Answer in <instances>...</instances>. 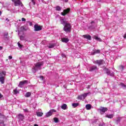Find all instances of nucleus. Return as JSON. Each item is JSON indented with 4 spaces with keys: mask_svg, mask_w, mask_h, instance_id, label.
Instances as JSON below:
<instances>
[{
    "mask_svg": "<svg viewBox=\"0 0 126 126\" xmlns=\"http://www.w3.org/2000/svg\"><path fill=\"white\" fill-rule=\"evenodd\" d=\"M98 1H99V2L101 1V0H98Z\"/></svg>",
    "mask_w": 126,
    "mask_h": 126,
    "instance_id": "obj_54",
    "label": "nucleus"
},
{
    "mask_svg": "<svg viewBox=\"0 0 126 126\" xmlns=\"http://www.w3.org/2000/svg\"><path fill=\"white\" fill-rule=\"evenodd\" d=\"M63 30L66 33H70L71 32V24L69 23H65Z\"/></svg>",
    "mask_w": 126,
    "mask_h": 126,
    "instance_id": "obj_2",
    "label": "nucleus"
},
{
    "mask_svg": "<svg viewBox=\"0 0 126 126\" xmlns=\"http://www.w3.org/2000/svg\"><path fill=\"white\" fill-rule=\"evenodd\" d=\"M0 82H1V84H3L4 83V79H0Z\"/></svg>",
    "mask_w": 126,
    "mask_h": 126,
    "instance_id": "obj_33",
    "label": "nucleus"
},
{
    "mask_svg": "<svg viewBox=\"0 0 126 126\" xmlns=\"http://www.w3.org/2000/svg\"><path fill=\"white\" fill-rule=\"evenodd\" d=\"M62 42H63V43H67V42H68V41H69V39H68V38H62Z\"/></svg>",
    "mask_w": 126,
    "mask_h": 126,
    "instance_id": "obj_15",
    "label": "nucleus"
},
{
    "mask_svg": "<svg viewBox=\"0 0 126 126\" xmlns=\"http://www.w3.org/2000/svg\"><path fill=\"white\" fill-rule=\"evenodd\" d=\"M93 23H94V21H92V22H91V24H92Z\"/></svg>",
    "mask_w": 126,
    "mask_h": 126,
    "instance_id": "obj_49",
    "label": "nucleus"
},
{
    "mask_svg": "<svg viewBox=\"0 0 126 126\" xmlns=\"http://www.w3.org/2000/svg\"><path fill=\"white\" fill-rule=\"evenodd\" d=\"M42 26L38 25V24L34 25V31H40V30H42Z\"/></svg>",
    "mask_w": 126,
    "mask_h": 126,
    "instance_id": "obj_7",
    "label": "nucleus"
},
{
    "mask_svg": "<svg viewBox=\"0 0 126 126\" xmlns=\"http://www.w3.org/2000/svg\"><path fill=\"white\" fill-rule=\"evenodd\" d=\"M91 108H92V106H91V104H87L86 105V108L87 110H91Z\"/></svg>",
    "mask_w": 126,
    "mask_h": 126,
    "instance_id": "obj_22",
    "label": "nucleus"
},
{
    "mask_svg": "<svg viewBox=\"0 0 126 126\" xmlns=\"http://www.w3.org/2000/svg\"><path fill=\"white\" fill-rule=\"evenodd\" d=\"M34 126H39L38 125H37V124H34Z\"/></svg>",
    "mask_w": 126,
    "mask_h": 126,
    "instance_id": "obj_48",
    "label": "nucleus"
},
{
    "mask_svg": "<svg viewBox=\"0 0 126 126\" xmlns=\"http://www.w3.org/2000/svg\"><path fill=\"white\" fill-rule=\"evenodd\" d=\"M83 37H84L85 38V39H87V40H91V35H83Z\"/></svg>",
    "mask_w": 126,
    "mask_h": 126,
    "instance_id": "obj_13",
    "label": "nucleus"
},
{
    "mask_svg": "<svg viewBox=\"0 0 126 126\" xmlns=\"http://www.w3.org/2000/svg\"><path fill=\"white\" fill-rule=\"evenodd\" d=\"M3 97L2 94L0 93V99H1V98Z\"/></svg>",
    "mask_w": 126,
    "mask_h": 126,
    "instance_id": "obj_41",
    "label": "nucleus"
},
{
    "mask_svg": "<svg viewBox=\"0 0 126 126\" xmlns=\"http://www.w3.org/2000/svg\"><path fill=\"white\" fill-rule=\"evenodd\" d=\"M31 96V92H27L25 95V97H26V98H29Z\"/></svg>",
    "mask_w": 126,
    "mask_h": 126,
    "instance_id": "obj_19",
    "label": "nucleus"
},
{
    "mask_svg": "<svg viewBox=\"0 0 126 126\" xmlns=\"http://www.w3.org/2000/svg\"><path fill=\"white\" fill-rule=\"evenodd\" d=\"M90 94V93H88L81 94L78 96V99L79 100H84V99H85V97H87V95H88V94Z\"/></svg>",
    "mask_w": 126,
    "mask_h": 126,
    "instance_id": "obj_3",
    "label": "nucleus"
},
{
    "mask_svg": "<svg viewBox=\"0 0 126 126\" xmlns=\"http://www.w3.org/2000/svg\"><path fill=\"white\" fill-rule=\"evenodd\" d=\"M6 72L5 71H2V72L0 71V79H4L5 78V74Z\"/></svg>",
    "mask_w": 126,
    "mask_h": 126,
    "instance_id": "obj_10",
    "label": "nucleus"
},
{
    "mask_svg": "<svg viewBox=\"0 0 126 126\" xmlns=\"http://www.w3.org/2000/svg\"><path fill=\"white\" fill-rule=\"evenodd\" d=\"M106 118H108V119H113L114 118V114H108L105 116Z\"/></svg>",
    "mask_w": 126,
    "mask_h": 126,
    "instance_id": "obj_17",
    "label": "nucleus"
},
{
    "mask_svg": "<svg viewBox=\"0 0 126 126\" xmlns=\"http://www.w3.org/2000/svg\"><path fill=\"white\" fill-rule=\"evenodd\" d=\"M1 50H2V47L0 46V51H1Z\"/></svg>",
    "mask_w": 126,
    "mask_h": 126,
    "instance_id": "obj_45",
    "label": "nucleus"
},
{
    "mask_svg": "<svg viewBox=\"0 0 126 126\" xmlns=\"http://www.w3.org/2000/svg\"><path fill=\"white\" fill-rule=\"evenodd\" d=\"M94 63H95L96 64H98V65H101V64H104V61L102 60H96L95 61H94Z\"/></svg>",
    "mask_w": 126,
    "mask_h": 126,
    "instance_id": "obj_9",
    "label": "nucleus"
},
{
    "mask_svg": "<svg viewBox=\"0 0 126 126\" xmlns=\"http://www.w3.org/2000/svg\"><path fill=\"white\" fill-rule=\"evenodd\" d=\"M1 11H0V15H1Z\"/></svg>",
    "mask_w": 126,
    "mask_h": 126,
    "instance_id": "obj_52",
    "label": "nucleus"
},
{
    "mask_svg": "<svg viewBox=\"0 0 126 126\" xmlns=\"http://www.w3.org/2000/svg\"><path fill=\"white\" fill-rule=\"evenodd\" d=\"M1 116H2V114L1 113H0V117H1Z\"/></svg>",
    "mask_w": 126,
    "mask_h": 126,
    "instance_id": "obj_50",
    "label": "nucleus"
},
{
    "mask_svg": "<svg viewBox=\"0 0 126 126\" xmlns=\"http://www.w3.org/2000/svg\"><path fill=\"white\" fill-rule=\"evenodd\" d=\"M14 4L15 6H19V5H23V4H22V2L20 0H16L15 2H14Z\"/></svg>",
    "mask_w": 126,
    "mask_h": 126,
    "instance_id": "obj_6",
    "label": "nucleus"
},
{
    "mask_svg": "<svg viewBox=\"0 0 126 126\" xmlns=\"http://www.w3.org/2000/svg\"><path fill=\"white\" fill-rule=\"evenodd\" d=\"M54 120L55 123H59V118L55 117L54 118Z\"/></svg>",
    "mask_w": 126,
    "mask_h": 126,
    "instance_id": "obj_30",
    "label": "nucleus"
},
{
    "mask_svg": "<svg viewBox=\"0 0 126 126\" xmlns=\"http://www.w3.org/2000/svg\"><path fill=\"white\" fill-rule=\"evenodd\" d=\"M90 87H91V85H88V87H87V89H89V88H90Z\"/></svg>",
    "mask_w": 126,
    "mask_h": 126,
    "instance_id": "obj_43",
    "label": "nucleus"
},
{
    "mask_svg": "<svg viewBox=\"0 0 126 126\" xmlns=\"http://www.w3.org/2000/svg\"><path fill=\"white\" fill-rule=\"evenodd\" d=\"M53 113H56V110L55 109H51L49 112L46 113V117L49 118V117H51Z\"/></svg>",
    "mask_w": 126,
    "mask_h": 126,
    "instance_id": "obj_4",
    "label": "nucleus"
},
{
    "mask_svg": "<svg viewBox=\"0 0 126 126\" xmlns=\"http://www.w3.org/2000/svg\"><path fill=\"white\" fill-rule=\"evenodd\" d=\"M18 46L20 49H21L23 47V45H22V44H21V43H20L19 42H18Z\"/></svg>",
    "mask_w": 126,
    "mask_h": 126,
    "instance_id": "obj_29",
    "label": "nucleus"
},
{
    "mask_svg": "<svg viewBox=\"0 0 126 126\" xmlns=\"http://www.w3.org/2000/svg\"><path fill=\"white\" fill-rule=\"evenodd\" d=\"M119 68L121 69V70H124V66L123 65H120Z\"/></svg>",
    "mask_w": 126,
    "mask_h": 126,
    "instance_id": "obj_32",
    "label": "nucleus"
},
{
    "mask_svg": "<svg viewBox=\"0 0 126 126\" xmlns=\"http://www.w3.org/2000/svg\"><path fill=\"white\" fill-rule=\"evenodd\" d=\"M18 118L20 121L22 122L23 121V120H24V115H23L22 114H19L18 115Z\"/></svg>",
    "mask_w": 126,
    "mask_h": 126,
    "instance_id": "obj_11",
    "label": "nucleus"
},
{
    "mask_svg": "<svg viewBox=\"0 0 126 126\" xmlns=\"http://www.w3.org/2000/svg\"><path fill=\"white\" fill-rule=\"evenodd\" d=\"M22 21H26V19L24 18H22Z\"/></svg>",
    "mask_w": 126,
    "mask_h": 126,
    "instance_id": "obj_38",
    "label": "nucleus"
},
{
    "mask_svg": "<svg viewBox=\"0 0 126 126\" xmlns=\"http://www.w3.org/2000/svg\"><path fill=\"white\" fill-rule=\"evenodd\" d=\"M96 69H97V66L94 65L90 68V71H93V70H95Z\"/></svg>",
    "mask_w": 126,
    "mask_h": 126,
    "instance_id": "obj_14",
    "label": "nucleus"
},
{
    "mask_svg": "<svg viewBox=\"0 0 126 126\" xmlns=\"http://www.w3.org/2000/svg\"><path fill=\"white\" fill-rule=\"evenodd\" d=\"M39 78H40V79H43L44 78V76H40L39 77Z\"/></svg>",
    "mask_w": 126,
    "mask_h": 126,
    "instance_id": "obj_40",
    "label": "nucleus"
},
{
    "mask_svg": "<svg viewBox=\"0 0 126 126\" xmlns=\"http://www.w3.org/2000/svg\"><path fill=\"white\" fill-rule=\"evenodd\" d=\"M124 38L125 39H126V32L125 33V34L124 35Z\"/></svg>",
    "mask_w": 126,
    "mask_h": 126,
    "instance_id": "obj_42",
    "label": "nucleus"
},
{
    "mask_svg": "<svg viewBox=\"0 0 126 126\" xmlns=\"http://www.w3.org/2000/svg\"><path fill=\"white\" fill-rule=\"evenodd\" d=\"M24 112H25L26 113H28L29 111L27 109H24Z\"/></svg>",
    "mask_w": 126,
    "mask_h": 126,
    "instance_id": "obj_35",
    "label": "nucleus"
},
{
    "mask_svg": "<svg viewBox=\"0 0 126 126\" xmlns=\"http://www.w3.org/2000/svg\"><path fill=\"white\" fill-rule=\"evenodd\" d=\"M8 59H9V60H11V59H12V56H9L8 57Z\"/></svg>",
    "mask_w": 126,
    "mask_h": 126,
    "instance_id": "obj_39",
    "label": "nucleus"
},
{
    "mask_svg": "<svg viewBox=\"0 0 126 126\" xmlns=\"http://www.w3.org/2000/svg\"><path fill=\"white\" fill-rule=\"evenodd\" d=\"M30 25H32V23H30Z\"/></svg>",
    "mask_w": 126,
    "mask_h": 126,
    "instance_id": "obj_53",
    "label": "nucleus"
},
{
    "mask_svg": "<svg viewBox=\"0 0 126 126\" xmlns=\"http://www.w3.org/2000/svg\"><path fill=\"white\" fill-rule=\"evenodd\" d=\"M0 124H1V123H0Z\"/></svg>",
    "mask_w": 126,
    "mask_h": 126,
    "instance_id": "obj_55",
    "label": "nucleus"
},
{
    "mask_svg": "<svg viewBox=\"0 0 126 126\" xmlns=\"http://www.w3.org/2000/svg\"><path fill=\"white\" fill-rule=\"evenodd\" d=\"M99 126H105V123H100V124H99Z\"/></svg>",
    "mask_w": 126,
    "mask_h": 126,
    "instance_id": "obj_34",
    "label": "nucleus"
},
{
    "mask_svg": "<svg viewBox=\"0 0 126 126\" xmlns=\"http://www.w3.org/2000/svg\"><path fill=\"white\" fill-rule=\"evenodd\" d=\"M61 24H63V25H65V23H67L63 19H61Z\"/></svg>",
    "mask_w": 126,
    "mask_h": 126,
    "instance_id": "obj_28",
    "label": "nucleus"
},
{
    "mask_svg": "<svg viewBox=\"0 0 126 126\" xmlns=\"http://www.w3.org/2000/svg\"><path fill=\"white\" fill-rule=\"evenodd\" d=\"M56 10H57V11H61V10H62V7L60 6H57L56 7Z\"/></svg>",
    "mask_w": 126,
    "mask_h": 126,
    "instance_id": "obj_24",
    "label": "nucleus"
},
{
    "mask_svg": "<svg viewBox=\"0 0 126 126\" xmlns=\"http://www.w3.org/2000/svg\"><path fill=\"white\" fill-rule=\"evenodd\" d=\"M55 44H49V46H48L49 49H53V48H54Z\"/></svg>",
    "mask_w": 126,
    "mask_h": 126,
    "instance_id": "obj_25",
    "label": "nucleus"
},
{
    "mask_svg": "<svg viewBox=\"0 0 126 126\" xmlns=\"http://www.w3.org/2000/svg\"><path fill=\"white\" fill-rule=\"evenodd\" d=\"M79 105V104L78 103H74L72 104V106L73 108H76V107H78Z\"/></svg>",
    "mask_w": 126,
    "mask_h": 126,
    "instance_id": "obj_23",
    "label": "nucleus"
},
{
    "mask_svg": "<svg viewBox=\"0 0 126 126\" xmlns=\"http://www.w3.org/2000/svg\"><path fill=\"white\" fill-rule=\"evenodd\" d=\"M43 65H44V62H37L34 64V66H33L32 69L34 70V72H36L37 70L42 69V67H41V66Z\"/></svg>",
    "mask_w": 126,
    "mask_h": 126,
    "instance_id": "obj_1",
    "label": "nucleus"
},
{
    "mask_svg": "<svg viewBox=\"0 0 126 126\" xmlns=\"http://www.w3.org/2000/svg\"><path fill=\"white\" fill-rule=\"evenodd\" d=\"M36 116H37V117H42V116H43V113L36 112Z\"/></svg>",
    "mask_w": 126,
    "mask_h": 126,
    "instance_id": "obj_26",
    "label": "nucleus"
},
{
    "mask_svg": "<svg viewBox=\"0 0 126 126\" xmlns=\"http://www.w3.org/2000/svg\"><path fill=\"white\" fill-rule=\"evenodd\" d=\"M13 92H14V94H15V95H16V94H18V93H19V92H18V91L17 90V88H16L15 89H14L13 90Z\"/></svg>",
    "mask_w": 126,
    "mask_h": 126,
    "instance_id": "obj_27",
    "label": "nucleus"
},
{
    "mask_svg": "<svg viewBox=\"0 0 126 126\" xmlns=\"http://www.w3.org/2000/svg\"><path fill=\"white\" fill-rule=\"evenodd\" d=\"M65 2H67L68 1V0H63Z\"/></svg>",
    "mask_w": 126,
    "mask_h": 126,
    "instance_id": "obj_46",
    "label": "nucleus"
},
{
    "mask_svg": "<svg viewBox=\"0 0 126 126\" xmlns=\"http://www.w3.org/2000/svg\"><path fill=\"white\" fill-rule=\"evenodd\" d=\"M16 0H12V1H13V2H15Z\"/></svg>",
    "mask_w": 126,
    "mask_h": 126,
    "instance_id": "obj_47",
    "label": "nucleus"
},
{
    "mask_svg": "<svg viewBox=\"0 0 126 126\" xmlns=\"http://www.w3.org/2000/svg\"><path fill=\"white\" fill-rule=\"evenodd\" d=\"M32 1L33 3V4L35 5V3H36V0H32Z\"/></svg>",
    "mask_w": 126,
    "mask_h": 126,
    "instance_id": "obj_36",
    "label": "nucleus"
},
{
    "mask_svg": "<svg viewBox=\"0 0 126 126\" xmlns=\"http://www.w3.org/2000/svg\"><path fill=\"white\" fill-rule=\"evenodd\" d=\"M100 50H95L94 52L91 53V55H95V54H100Z\"/></svg>",
    "mask_w": 126,
    "mask_h": 126,
    "instance_id": "obj_16",
    "label": "nucleus"
},
{
    "mask_svg": "<svg viewBox=\"0 0 126 126\" xmlns=\"http://www.w3.org/2000/svg\"><path fill=\"white\" fill-rule=\"evenodd\" d=\"M114 72H112L111 74H110V75H111V76H114Z\"/></svg>",
    "mask_w": 126,
    "mask_h": 126,
    "instance_id": "obj_44",
    "label": "nucleus"
},
{
    "mask_svg": "<svg viewBox=\"0 0 126 126\" xmlns=\"http://www.w3.org/2000/svg\"><path fill=\"white\" fill-rule=\"evenodd\" d=\"M20 39L22 41H24V40H25L24 39V36H23V35L20 36Z\"/></svg>",
    "mask_w": 126,
    "mask_h": 126,
    "instance_id": "obj_31",
    "label": "nucleus"
},
{
    "mask_svg": "<svg viewBox=\"0 0 126 126\" xmlns=\"http://www.w3.org/2000/svg\"><path fill=\"white\" fill-rule=\"evenodd\" d=\"M26 83H27V80L21 81L20 82L18 86L19 87L22 88V86H23L24 85L26 84Z\"/></svg>",
    "mask_w": 126,
    "mask_h": 126,
    "instance_id": "obj_12",
    "label": "nucleus"
},
{
    "mask_svg": "<svg viewBox=\"0 0 126 126\" xmlns=\"http://www.w3.org/2000/svg\"><path fill=\"white\" fill-rule=\"evenodd\" d=\"M123 118L121 117H118L117 119L116 120V123L117 125H119L120 122H121V120H122Z\"/></svg>",
    "mask_w": 126,
    "mask_h": 126,
    "instance_id": "obj_21",
    "label": "nucleus"
},
{
    "mask_svg": "<svg viewBox=\"0 0 126 126\" xmlns=\"http://www.w3.org/2000/svg\"><path fill=\"white\" fill-rule=\"evenodd\" d=\"M94 38L95 39V40H96V41H99V42H101V41H102V39H101L100 37H98V36L96 35L94 36Z\"/></svg>",
    "mask_w": 126,
    "mask_h": 126,
    "instance_id": "obj_18",
    "label": "nucleus"
},
{
    "mask_svg": "<svg viewBox=\"0 0 126 126\" xmlns=\"http://www.w3.org/2000/svg\"><path fill=\"white\" fill-rule=\"evenodd\" d=\"M69 11H70V8H67V9L63 10V12H61V14L63 16H65L66 14L69 13Z\"/></svg>",
    "mask_w": 126,
    "mask_h": 126,
    "instance_id": "obj_5",
    "label": "nucleus"
},
{
    "mask_svg": "<svg viewBox=\"0 0 126 126\" xmlns=\"http://www.w3.org/2000/svg\"><path fill=\"white\" fill-rule=\"evenodd\" d=\"M107 111H108V108L106 107H101L99 109V111L100 114H101V115H103V114H104L106 112H107Z\"/></svg>",
    "mask_w": 126,
    "mask_h": 126,
    "instance_id": "obj_8",
    "label": "nucleus"
},
{
    "mask_svg": "<svg viewBox=\"0 0 126 126\" xmlns=\"http://www.w3.org/2000/svg\"><path fill=\"white\" fill-rule=\"evenodd\" d=\"M8 35V32H6L4 33V36H7Z\"/></svg>",
    "mask_w": 126,
    "mask_h": 126,
    "instance_id": "obj_37",
    "label": "nucleus"
},
{
    "mask_svg": "<svg viewBox=\"0 0 126 126\" xmlns=\"http://www.w3.org/2000/svg\"><path fill=\"white\" fill-rule=\"evenodd\" d=\"M107 74H110V72H107Z\"/></svg>",
    "mask_w": 126,
    "mask_h": 126,
    "instance_id": "obj_51",
    "label": "nucleus"
},
{
    "mask_svg": "<svg viewBox=\"0 0 126 126\" xmlns=\"http://www.w3.org/2000/svg\"><path fill=\"white\" fill-rule=\"evenodd\" d=\"M61 108H62L63 110H66V109H67V105H66L65 104H63L61 106Z\"/></svg>",
    "mask_w": 126,
    "mask_h": 126,
    "instance_id": "obj_20",
    "label": "nucleus"
}]
</instances>
